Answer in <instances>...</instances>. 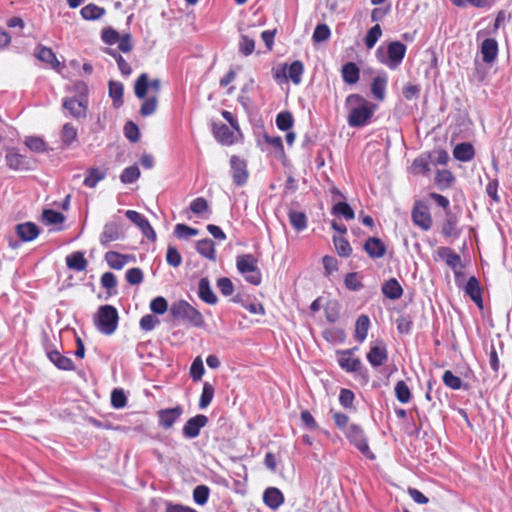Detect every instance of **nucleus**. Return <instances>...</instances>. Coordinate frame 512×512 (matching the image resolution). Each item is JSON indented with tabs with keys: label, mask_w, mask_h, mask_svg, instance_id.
Masks as SVG:
<instances>
[{
	"label": "nucleus",
	"mask_w": 512,
	"mask_h": 512,
	"mask_svg": "<svg viewBox=\"0 0 512 512\" xmlns=\"http://www.w3.org/2000/svg\"><path fill=\"white\" fill-rule=\"evenodd\" d=\"M205 373V368L201 357H196L190 367V377L193 381H200Z\"/></svg>",
	"instance_id": "nucleus-56"
},
{
	"label": "nucleus",
	"mask_w": 512,
	"mask_h": 512,
	"mask_svg": "<svg viewBox=\"0 0 512 512\" xmlns=\"http://www.w3.org/2000/svg\"><path fill=\"white\" fill-rule=\"evenodd\" d=\"M331 213L334 216L343 217L347 221L353 220L355 218V213L353 209L345 201L334 204L331 209Z\"/></svg>",
	"instance_id": "nucleus-42"
},
{
	"label": "nucleus",
	"mask_w": 512,
	"mask_h": 512,
	"mask_svg": "<svg viewBox=\"0 0 512 512\" xmlns=\"http://www.w3.org/2000/svg\"><path fill=\"white\" fill-rule=\"evenodd\" d=\"M158 106V98L156 96L145 97L140 108V114L143 117L150 116L155 113Z\"/></svg>",
	"instance_id": "nucleus-50"
},
{
	"label": "nucleus",
	"mask_w": 512,
	"mask_h": 512,
	"mask_svg": "<svg viewBox=\"0 0 512 512\" xmlns=\"http://www.w3.org/2000/svg\"><path fill=\"white\" fill-rule=\"evenodd\" d=\"M139 177H140V170L137 166L133 165V166L126 167L122 171V173L120 175V180L124 184H130V183L135 182Z\"/></svg>",
	"instance_id": "nucleus-55"
},
{
	"label": "nucleus",
	"mask_w": 512,
	"mask_h": 512,
	"mask_svg": "<svg viewBox=\"0 0 512 512\" xmlns=\"http://www.w3.org/2000/svg\"><path fill=\"white\" fill-rule=\"evenodd\" d=\"M196 250L201 256H203L209 260H213V261L216 260L215 244L211 239L205 238V239L199 240L196 243Z\"/></svg>",
	"instance_id": "nucleus-38"
},
{
	"label": "nucleus",
	"mask_w": 512,
	"mask_h": 512,
	"mask_svg": "<svg viewBox=\"0 0 512 512\" xmlns=\"http://www.w3.org/2000/svg\"><path fill=\"white\" fill-rule=\"evenodd\" d=\"M264 503L272 510L278 509L284 502L283 493L276 487H269L263 493Z\"/></svg>",
	"instance_id": "nucleus-24"
},
{
	"label": "nucleus",
	"mask_w": 512,
	"mask_h": 512,
	"mask_svg": "<svg viewBox=\"0 0 512 512\" xmlns=\"http://www.w3.org/2000/svg\"><path fill=\"white\" fill-rule=\"evenodd\" d=\"M189 208L194 214L202 215L204 212L209 210V205L205 198L198 197L190 203Z\"/></svg>",
	"instance_id": "nucleus-64"
},
{
	"label": "nucleus",
	"mask_w": 512,
	"mask_h": 512,
	"mask_svg": "<svg viewBox=\"0 0 512 512\" xmlns=\"http://www.w3.org/2000/svg\"><path fill=\"white\" fill-rule=\"evenodd\" d=\"M213 134L216 140L224 145H231L234 143V133L225 124H214Z\"/></svg>",
	"instance_id": "nucleus-32"
},
{
	"label": "nucleus",
	"mask_w": 512,
	"mask_h": 512,
	"mask_svg": "<svg viewBox=\"0 0 512 512\" xmlns=\"http://www.w3.org/2000/svg\"><path fill=\"white\" fill-rule=\"evenodd\" d=\"M174 234L177 238L188 239L190 237L198 235L199 230L192 228L186 224L179 223L174 228Z\"/></svg>",
	"instance_id": "nucleus-54"
},
{
	"label": "nucleus",
	"mask_w": 512,
	"mask_h": 512,
	"mask_svg": "<svg viewBox=\"0 0 512 512\" xmlns=\"http://www.w3.org/2000/svg\"><path fill=\"white\" fill-rule=\"evenodd\" d=\"M455 177L449 170H438L435 176V184L438 189L445 190L452 186Z\"/></svg>",
	"instance_id": "nucleus-43"
},
{
	"label": "nucleus",
	"mask_w": 512,
	"mask_h": 512,
	"mask_svg": "<svg viewBox=\"0 0 512 512\" xmlns=\"http://www.w3.org/2000/svg\"><path fill=\"white\" fill-rule=\"evenodd\" d=\"M345 108L348 111L347 123L351 128H362L372 121L377 105L362 95L353 93L346 97Z\"/></svg>",
	"instance_id": "nucleus-1"
},
{
	"label": "nucleus",
	"mask_w": 512,
	"mask_h": 512,
	"mask_svg": "<svg viewBox=\"0 0 512 512\" xmlns=\"http://www.w3.org/2000/svg\"><path fill=\"white\" fill-rule=\"evenodd\" d=\"M161 82L158 78L149 81L147 73H142L136 79L134 84L135 96L139 99H144L147 96L148 88L150 87L154 92L158 93L160 90Z\"/></svg>",
	"instance_id": "nucleus-11"
},
{
	"label": "nucleus",
	"mask_w": 512,
	"mask_h": 512,
	"mask_svg": "<svg viewBox=\"0 0 512 512\" xmlns=\"http://www.w3.org/2000/svg\"><path fill=\"white\" fill-rule=\"evenodd\" d=\"M150 309L153 313L162 315L168 310V302L162 296H157L150 302Z\"/></svg>",
	"instance_id": "nucleus-61"
},
{
	"label": "nucleus",
	"mask_w": 512,
	"mask_h": 512,
	"mask_svg": "<svg viewBox=\"0 0 512 512\" xmlns=\"http://www.w3.org/2000/svg\"><path fill=\"white\" fill-rule=\"evenodd\" d=\"M303 72H304L303 63L299 60H296L290 64V66L288 68V75H286L285 68H283L282 73H280L278 71L275 72L274 78L278 80L282 75L285 78H287V77L290 78V80L294 84L298 85L302 81Z\"/></svg>",
	"instance_id": "nucleus-21"
},
{
	"label": "nucleus",
	"mask_w": 512,
	"mask_h": 512,
	"mask_svg": "<svg viewBox=\"0 0 512 512\" xmlns=\"http://www.w3.org/2000/svg\"><path fill=\"white\" fill-rule=\"evenodd\" d=\"M412 221L415 225L424 231H428L432 226V217L428 208L419 202L416 203L412 210Z\"/></svg>",
	"instance_id": "nucleus-15"
},
{
	"label": "nucleus",
	"mask_w": 512,
	"mask_h": 512,
	"mask_svg": "<svg viewBox=\"0 0 512 512\" xmlns=\"http://www.w3.org/2000/svg\"><path fill=\"white\" fill-rule=\"evenodd\" d=\"M125 215L131 222H133L140 228V230L148 240H156V233L154 229L150 225L149 221L143 215L134 210H127L125 212Z\"/></svg>",
	"instance_id": "nucleus-14"
},
{
	"label": "nucleus",
	"mask_w": 512,
	"mask_h": 512,
	"mask_svg": "<svg viewBox=\"0 0 512 512\" xmlns=\"http://www.w3.org/2000/svg\"><path fill=\"white\" fill-rule=\"evenodd\" d=\"M464 291L478 307H483L481 288L479 285V281L475 276H471L468 279L464 287Z\"/></svg>",
	"instance_id": "nucleus-23"
},
{
	"label": "nucleus",
	"mask_w": 512,
	"mask_h": 512,
	"mask_svg": "<svg viewBox=\"0 0 512 512\" xmlns=\"http://www.w3.org/2000/svg\"><path fill=\"white\" fill-rule=\"evenodd\" d=\"M367 360L375 368L382 366L388 360L387 346L382 340L371 343Z\"/></svg>",
	"instance_id": "nucleus-8"
},
{
	"label": "nucleus",
	"mask_w": 512,
	"mask_h": 512,
	"mask_svg": "<svg viewBox=\"0 0 512 512\" xmlns=\"http://www.w3.org/2000/svg\"><path fill=\"white\" fill-rule=\"evenodd\" d=\"M106 171L99 168L93 167L87 170V175L83 181V184L87 187L94 188L96 185L105 179Z\"/></svg>",
	"instance_id": "nucleus-41"
},
{
	"label": "nucleus",
	"mask_w": 512,
	"mask_h": 512,
	"mask_svg": "<svg viewBox=\"0 0 512 512\" xmlns=\"http://www.w3.org/2000/svg\"><path fill=\"white\" fill-rule=\"evenodd\" d=\"M198 297L209 305H215L218 302V298L213 292L208 278L204 277L199 280L198 284Z\"/></svg>",
	"instance_id": "nucleus-26"
},
{
	"label": "nucleus",
	"mask_w": 512,
	"mask_h": 512,
	"mask_svg": "<svg viewBox=\"0 0 512 512\" xmlns=\"http://www.w3.org/2000/svg\"><path fill=\"white\" fill-rule=\"evenodd\" d=\"M406 45L400 41H392L387 46V54H385L383 47H378L376 50V57L382 64H385L390 69H396L403 61L406 54Z\"/></svg>",
	"instance_id": "nucleus-3"
},
{
	"label": "nucleus",
	"mask_w": 512,
	"mask_h": 512,
	"mask_svg": "<svg viewBox=\"0 0 512 512\" xmlns=\"http://www.w3.org/2000/svg\"><path fill=\"white\" fill-rule=\"evenodd\" d=\"M158 324H160V320L152 314L144 315L139 322L143 331H152Z\"/></svg>",
	"instance_id": "nucleus-63"
},
{
	"label": "nucleus",
	"mask_w": 512,
	"mask_h": 512,
	"mask_svg": "<svg viewBox=\"0 0 512 512\" xmlns=\"http://www.w3.org/2000/svg\"><path fill=\"white\" fill-rule=\"evenodd\" d=\"M482 60L486 64H493L498 56V43L494 38H486L480 46Z\"/></svg>",
	"instance_id": "nucleus-20"
},
{
	"label": "nucleus",
	"mask_w": 512,
	"mask_h": 512,
	"mask_svg": "<svg viewBox=\"0 0 512 512\" xmlns=\"http://www.w3.org/2000/svg\"><path fill=\"white\" fill-rule=\"evenodd\" d=\"M436 252L438 257L445 261L446 264L455 271V274H457L456 268L461 266L460 256L451 248L445 246L439 247Z\"/></svg>",
	"instance_id": "nucleus-27"
},
{
	"label": "nucleus",
	"mask_w": 512,
	"mask_h": 512,
	"mask_svg": "<svg viewBox=\"0 0 512 512\" xmlns=\"http://www.w3.org/2000/svg\"><path fill=\"white\" fill-rule=\"evenodd\" d=\"M331 35V31L326 24H318L313 32L312 39L316 43L327 40Z\"/></svg>",
	"instance_id": "nucleus-60"
},
{
	"label": "nucleus",
	"mask_w": 512,
	"mask_h": 512,
	"mask_svg": "<svg viewBox=\"0 0 512 512\" xmlns=\"http://www.w3.org/2000/svg\"><path fill=\"white\" fill-rule=\"evenodd\" d=\"M183 414V407L177 405L173 408L161 409L158 411L159 425L165 429L171 428Z\"/></svg>",
	"instance_id": "nucleus-17"
},
{
	"label": "nucleus",
	"mask_w": 512,
	"mask_h": 512,
	"mask_svg": "<svg viewBox=\"0 0 512 512\" xmlns=\"http://www.w3.org/2000/svg\"><path fill=\"white\" fill-rule=\"evenodd\" d=\"M475 150L472 144L468 142H462L457 144L453 150V156L455 159L468 162L474 158Z\"/></svg>",
	"instance_id": "nucleus-30"
},
{
	"label": "nucleus",
	"mask_w": 512,
	"mask_h": 512,
	"mask_svg": "<svg viewBox=\"0 0 512 512\" xmlns=\"http://www.w3.org/2000/svg\"><path fill=\"white\" fill-rule=\"evenodd\" d=\"M459 218L452 211H447L445 219L441 225V234L444 238L457 239L461 235V229L458 227Z\"/></svg>",
	"instance_id": "nucleus-13"
},
{
	"label": "nucleus",
	"mask_w": 512,
	"mask_h": 512,
	"mask_svg": "<svg viewBox=\"0 0 512 512\" xmlns=\"http://www.w3.org/2000/svg\"><path fill=\"white\" fill-rule=\"evenodd\" d=\"M104 52L110 56H112L117 62L118 68L121 74L125 77H128L132 73V69L130 65L126 62V60L118 53L116 49L113 48H105Z\"/></svg>",
	"instance_id": "nucleus-44"
},
{
	"label": "nucleus",
	"mask_w": 512,
	"mask_h": 512,
	"mask_svg": "<svg viewBox=\"0 0 512 512\" xmlns=\"http://www.w3.org/2000/svg\"><path fill=\"white\" fill-rule=\"evenodd\" d=\"M288 217L295 230L303 231L307 228V216L304 212L290 211Z\"/></svg>",
	"instance_id": "nucleus-45"
},
{
	"label": "nucleus",
	"mask_w": 512,
	"mask_h": 512,
	"mask_svg": "<svg viewBox=\"0 0 512 512\" xmlns=\"http://www.w3.org/2000/svg\"><path fill=\"white\" fill-rule=\"evenodd\" d=\"M443 383L452 390H459L462 387L460 377L454 375L450 370H446L442 376Z\"/></svg>",
	"instance_id": "nucleus-57"
},
{
	"label": "nucleus",
	"mask_w": 512,
	"mask_h": 512,
	"mask_svg": "<svg viewBox=\"0 0 512 512\" xmlns=\"http://www.w3.org/2000/svg\"><path fill=\"white\" fill-rule=\"evenodd\" d=\"M132 259V256L121 254L115 251H108L105 254V260L107 264L115 270H121L128 261Z\"/></svg>",
	"instance_id": "nucleus-29"
},
{
	"label": "nucleus",
	"mask_w": 512,
	"mask_h": 512,
	"mask_svg": "<svg viewBox=\"0 0 512 512\" xmlns=\"http://www.w3.org/2000/svg\"><path fill=\"white\" fill-rule=\"evenodd\" d=\"M208 423V417L203 414H197L186 421L182 428L183 437L194 439L199 436L200 431Z\"/></svg>",
	"instance_id": "nucleus-10"
},
{
	"label": "nucleus",
	"mask_w": 512,
	"mask_h": 512,
	"mask_svg": "<svg viewBox=\"0 0 512 512\" xmlns=\"http://www.w3.org/2000/svg\"><path fill=\"white\" fill-rule=\"evenodd\" d=\"M382 35V29L379 24L374 25L369 29L367 32L364 42L368 49H372L377 41L379 40L380 36Z\"/></svg>",
	"instance_id": "nucleus-53"
},
{
	"label": "nucleus",
	"mask_w": 512,
	"mask_h": 512,
	"mask_svg": "<svg viewBox=\"0 0 512 512\" xmlns=\"http://www.w3.org/2000/svg\"><path fill=\"white\" fill-rule=\"evenodd\" d=\"M77 139V129L71 123H65L61 130V140L64 146H70Z\"/></svg>",
	"instance_id": "nucleus-48"
},
{
	"label": "nucleus",
	"mask_w": 512,
	"mask_h": 512,
	"mask_svg": "<svg viewBox=\"0 0 512 512\" xmlns=\"http://www.w3.org/2000/svg\"><path fill=\"white\" fill-rule=\"evenodd\" d=\"M66 265L69 269L83 271L87 267V260L82 252H73L66 257Z\"/></svg>",
	"instance_id": "nucleus-40"
},
{
	"label": "nucleus",
	"mask_w": 512,
	"mask_h": 512,
	"mask_svg": "<svg viewBox=\"0 0 512 512\" xmlns=\"http://www.w3.org/2000/svg\"><path fill=\"white\" fill-rule=\"evenodd\" d=\"M35 57L42 62L50 64L53 68H57L60 66V62L56 58L52 49L45 47L43 45H38L35 49L34 53Z\"/></svg>",
	"instance_id": "nucleus-31"
},
{
	"label": "nucleus",
	"mask_w": 512,
	"mask_h": 512,
	"mask_svg": "<svg viewBox=\"0 0 512 512\" xmlns=\"http://www.w3.org/2000/svg\"><path fill=\"white\" fill-rule=\"evenodd\" d=\"M337 353V362L342 370L348 373H354L356 370L360 369V364L362 363L359 358H352L350 355H342L339 351Z\"/></svg>",
	"instance_id": "nucleus-35"
},
{
	"label": "nucleus",
	"mask_w": 512,
	"mask_h": 512,
	"mask_svg": "<svg viewBox=\"0 0 512 512\" xmlns=\"http://www.w3.org/2000/svg\"><path fill=\"white\" fill-rule=\"evenodd\" d=\"M345 436L365 457L375 459V454L370 450L367 437L360 425L350 424L345 430Z\"/></svg>",
	"instance_id": "nucleus-6"
},
{
	"label": "nucleus",
	"mask_w": 512,
	"mask_h": 512,
	"mask_svg": "<svg viewBox=\"0 0 512 512\" xmlns=\"http://www.w3.org/2000/svg\"><path fill=\"white\" fill-rule=\"evenodd\" d=\"M230 166L234 184L237 186L245 185L248 179L246 162L238 156L233 155L230 158Z\"/></svg>",
	"instance_id": "nucleus-12"
},
{
	"label": "nucleus",
	"mask_w": 512,
	"mask_h": 512,
	"mask_svg": "<svg viewBox=\"0 0 512 512\" xmlns=\"http://www.w3.org/2000/svg\"><path fill=\"white\" fill-rule=\"evenodd\" d=\"M87 102L88 100L84 98L66 97L63 99L62 106L73 118L79 120L87 116Z\"/></svg>",
	"instance_id": "nucleus-9"
},
{
	"label": "nucleus",
	"mask_w": 512,
	"mask_h": 512,
	"mask_svg": "<svg viewBox=\"0 0 512 512\" xmlns=\"http://www.w3.org/2000/svg\"><path fill=\"white\" fill-rule=\"evenodd\" d=\"M15 232L22 242H30L40 234L39 227L33 222L20 223L15 226Z\"/></svg>",
	"instance_id": "nucleus-19"
},
{
	"label": "nucleus",
	"mask_w": 512,
	"mask_h": 512,
	"mask_svg": "<svg viewBox=\"0 0 512 512\" xmlns=\"http://www.w3.org/2000/svg\"><path fill=\"white\" fill-rule=\"evenodd\" d=\"M387 81V75L382 73L377 75L371 83V93L379 101H382L385 98Z\"/></svg>",
	"instance_id": "nucleus-33"
},
{
	"label": "nucleus",
	"mask_w": 512,
	"mask_h": 512,
	"mask_svg": "<svg viewBox=\"0 0 512 512\" xmlns=\"http://www.w3.org/2000/svg\"><path fill=\"white\" fill-rule=\"evenodd\" d=\"M431 155L421 154L416 157L411 165V173L414 175H429L431 171Z\"/></svg>",
	"instance_id": "nucleus-25"
},
{
	"label": "nucleus",
	"mask_w": 512,
	"mask_h": 512,
	"mask_svg": "<svg viewBox=\"0 0 512 512\" xmlns=\"http://www.w3.org/2000/svg\"><path fill=\"white\" fill-rule=\"evenodd\" d=\"M170 314L175 320L182 321L193 327L201 328L205 325L201 312L183 299L172 303Z\"/></svg>",
	"instance_id": "nucleus-2"
},
{
	"label": "nucleus",
	"mask_w": 512,
	"mask_h": 512,
	"mask_svg": "<svg viewBox=\"0 0 512 512\" xmlns=\"http://www.w3.org/2000/svg\"><path fill=\"white\" fill-rule=\"evenodd\" d=\"M124 238L123 223L120 220H111L104 225L99 242L102 246L108 247L111 242L123 240Z\"/></svg>",
	"instance_id": "nucleus-7"
},
{
	"label": "nucleus",
	"mask_w": 512,
	"mask_h": 512,
	"mask_svg": "<svg viewBox=\"0 0 512 512\" xmlns=\"http://www.w3.org/2000/svg\"><path fill=\"white\" fill-rule=\"evenodd\" d=\"M275 122L279 130L288 131L293 126L294 119L290 112L284 111L277 114Z\"/></svg>",
	"instance_id": "nucleus-49"
},
{
	"label": "nucleus",
	"mask_w": 512,
	"mask_h": 512,
	"mask_svg": "<svg viewBox=\"0 0 512 512\" xmlns=\"http://www.w3.org/2000/svg\"><path fill=\"white\" fill-rule=\"evenodd\" d=\"M395 396L397 400L403 404L410 402L412 393L405 381L400 380L395 385Z\"/></svg>",
	"instance_id": "nucleus-47"
},
{
	"label": "nucleus",
	"mask_w": 512,
	"mask_h": 512,
	"mask_svg": "<svg viewBox=\"0 0 512 512\" xmlns=\"http://www.w3.org/2000/svg\"><path fill=\"white\" fill-rule=\"evenodd\" d=\"M109 96L113 101L115 108H120L123 105L124 86L119 81L110 80L108 83Z\"/></svg>",
	"instance_id": "nucleus-36"
},
{
	"label": "nucleus",
	"mask_w": 512,
	"mask_h": 512,
	"mask_svg": "<svg viewBox=\"0 0 512 512\" xmlns=\"http://www.w3.org/2000/svg\"><path fill=\"white\" fill-rule=\"evenodd\" d=\"M120 34L112 27H106L101 32V39L105 44H116L120 39Z\"/></svg>",
	"instance_id": "nucleus-62"
},
{
	"label": "nucleus",
	"mask_w": 512,
	"mask_h": 512,
	"mask_svg": "<svg viewBox=\"0 0 512 512\" xmlns=\"http://www.w3.org/2000/svg\"><path fill=\"white\" fill-rule=\"evenodd\" d=\"M106 13V10L103 7H100L96 4L90 3L80 10V14L83 19L87 21H95L100 19L104 14Z\"/></svg>",
	"instance_id": "nucleus-39"
},
{
	"label": "nucleus",
	"mask_w": 512,
	"mask_h": 512,
	"mask_svg": "<svg viewBox=\"0 0 512 512\" xmlns=\"http://www.w3.org/2000/svg\"><path fill=\"white\" fill-rule=\"evenodd\" d=\"M370 327V319L367 315H360L355 323L354 337L359 343H363L367 337L368 330Z\"/></svg>",
	"instance_id": "nucleus-34"
},
{
	"label": "nucleus",
	"mask_w": 512,
	"mask_h": 512,
	"mask_svg": "<svg viewBox=\"0 0 512 512\" xmlns=\"http://www.w3.org/2000/svg\"><path fill=\"white\" fill-rule=\"evenodd\" d=\"M238 46L242 55L249 56L255 50V41L247 35H241Z\"/></svg>",
	"instance_id": "nucleus-58"
},
{
	"label": "nucleus",
	"mask_w": 512,
	"mask_h": 512,
	"mask_svg": "<svg viewBox=\"0 0 512 512\" xmlns=\"http://www.w3.org/2000/svg\"><path fill=\"white\" fill-rule=\"evenodd\" d=\"M341 75L346 84H356L360 79V69L354 62H347L342 66Z\"/></svg>",
	"instance_id": "nucleus-28"
},
{
	"label": "nucleus",
	"mask_w": 512,
	"mask_h": 512,
	"mask_svg": "<svg viewBox=\"0 0 512 512\" xmlns=\"http://www.w3.org/2000/svg\"><path fill=\"white\" fill-rule=\"evenodd\" d=\"M333 243L339 256L348 257L352 253L350 243L343 237L334 236Z\"/></svg>",
	"instance_id": "nucleus-51"
},
{
	"label": "nucleus",
	"mask_w": 512,
	"mask_h": 512,
	"mask_svg": "<svg viewBox=\"0 0 512 512\" xmlns=\"http://www.w3.org/2000/svg\"><path fill=\"white\" fill-rule=\"evenodd\" d=\"M5 161L7 166L12 170L27 171L32 169L31 160L19 154L15 149L7 151Z\"/></svg>",
	"instance_id": "nucleus-16"
},
{
	"label": "nucleus",
	"mask_w": 512,
	"mask_h": 512,
	"mask_svg": "<svg viewBox=\"0 0 512 512\" xmlns=\"http://www.w3.org/2000/svg\"><path fill=\"white\" fill-rule=\"evenodd\" d=\"M214 394H215L214 385H212L209 382H204L202 393H201V396L199 399V404H198L199 408L202 410L207 408L210 405V403L212 402Z\"/></svg>",
	"instance_id": "nucleus-46"
},
{
	"label": "nucleus",
	"mask_w": 512,
	"mask_h": 512,
	"mask_svg": "<svg viewBox=\"0 0 512 512\" xmlns=\"http://www.w3.org/2000/svg\"><path fill=\"white\" fill-rule=\"evenodd\" d=\"M210 495V488L206 485H198L193 490V500L198 505H205Z\"/></svg>",
	"instance_id": "nucleus-52"
},
{
	"label": "nucleus",
	"mask_w": 512,
	"mask_h": 512,
	"mask_svg": "<svg viewBox=\"0 0 512 512\" xmlns=\"http://www.w3.org/2000/svg\"><path fill=\"white\" fill-rule=\"evenodd\" d=\"M43 220L49 225L61 224L65 220V216L52 209H45L43 211Z\"/></svg>",
	"instance_id": "nucleus-59"
},
{
	"label": "nucleus",
	"mask_w": 512,
	"mask_h": 512,
	"mask_svg": "<svg viewBox=\"0 0 512 512\" xmlns=\"http://www.w3.org/2000/svg\"><path fill=\"white\" fill-rule=\"evenodd\" d=\"M363 249L372 259L382 258L386 254V245L378 237H369L365 241Z\"/></svg>",
	"instance_id": "nucleus-18"
},
{
	"label": "nucleus",
	"mask_w": 512,
	"mask_h": 512,
	"mask_svg": "<svg viewBox=\"0 0 512 512\" xmlns=\"http://www.w3.org/2000/svg\"><path fill=\"white\" fill-rule=\"evenodd\" d=\"M118 320V311L112 305L100 306L95 316L97 329L105 335H111L115 332L118 326Z\"/></svg>",
	"instance_id": "nucleus-4"
},
{
	"label": "nucleus",
	"mask_w": 512,
	"mask_h": 512,
	"mask_svg": "<svg viewBox=\"0 0 512 512\" xmlns=\"http://www.w3.org/2000/svg\"><path fill=\"white\" fill-rule=\"evenodd\" d=\"M236 266L239 273L244 276L248 283L254 286L261 284V271L257 267V260L252 254L238 256L236 259Z\"/></svg>",
	"instance_id": "nucleus-5"
},
{
	"label": "nucleus",
	"mask_w": 512,
	"mask_h": 512,
	"mask_svg": "<svg viewBox=\"0 0 512 512\" xmlns=\"http://www.w3.org/2000/svg\"><path fill=\"white\" fill-rule=\"evenodd\" d=\"M382 292L387 298L397 300L402 296L403 289L395 278H391L383 284Z\"/></svg>",
	"instance_id": "nucleus-37"
},
{
	"label": "nucleus",
	"mask_w": 512,
	"mask_h": 512,
	"mask_svg": "<svg viewBox=\"0 0 512 512\" xmlns=\"http://www.w3.org/2000/svg\"><path fill=\"white\" fill-rule=\"evenodd\" d=\"M48 359L60 370L64 371H73L75 370V365L73 361L67 357L62 355L58 350H48L47 351Z\"/></svg>",
	"instance_id": "nucleus-22"
}]
</instances>
